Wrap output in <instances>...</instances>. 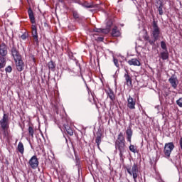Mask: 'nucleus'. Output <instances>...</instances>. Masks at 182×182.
<instances>
[{
    "label": "nucleus",
    "instance_id": "obj_1",
    "mask_svg": "<svg viewBox=\"0 0 182 182\" xmlns=\"http://www.w3.org/2000/svg\"><path fill=\"white\" fill-rule=\"evenodd\" d=\"M126 140L124 139V136H123V133H119L118 135L117 140L115 141V149L118 150L119 154V159L121 161H124V156L123 154L126 153Z\"/></svg>",
    "mask_w": 182,
    "mask_h": 182
},
{
    "label": "nucleus",
    "instance_id": "obj_2",
    "mask_svg": "<svg viewBox=\"0 0 182 182\" xmlns=\"http://www.w3.org/2000/svg\"><path fill=\"white\" fill-rule=\"evenodd\" d=\"M127 171L129 173L130 176H133L134 181L137 182V178L139 177V166H137V164L134 163L132 165V168H127Z\"/></svg>",
    "mask_w": 182,
    "mask_h": 182
},
{
    "label": "nucleus",
    "instance_id": "obj_3",
    "mask_svg": "<svg viewBox=\"0 0 182 182\" xmlns=\"http://www.w3.org/2000/svg\"><path fill=\"white\" fill-rule=\"evenodd\" d=\"M173 150H174V144L173 142L166 144L164 149V157L166 159H170Z\"/></svg>",
    "mask_w": 182,
    "mask_h": 182
},
{
    "label": "nucleus",
    "instance_id": "obj_4",
    "mask_svg": "<svg viewBox=\"0 0 182 182\" xmlns=\"http://www.w3.org/2000/svg\"><path fill=\"white\" fill-rule=\"evenodd\" d=\"M160 28L157 24V21H153L152 22V36L155 38V39H159L160 38Z\"/></svg>",
    "mask_w": 182,
    "mask_h": 182
},
{
    "label": "nucleus",
    "instance_id": "obj_5",
    "mask_svg": "<svg viewBox=\"0 0 182 182\" xmlns=\"http://www.w3.org/2000/svg\"><path fill=\"white\" fill-rule=\"evenodd\" d=\"M28 164L33 170H36V168H38V166H39V161L38 160V157L36 156H33L29 161Z\"/></svg>",
    "mask_w": 182,
    "mask_h": 182
},
{
    "label": "nucleus",
    "instance_id": "obj_6",
    "mask_svg": "<svg viewBox=\"0 0 182 182\" xmlns=\"http://www.w3.org/2000/svg\"><path fill=\"white\" fill-rule=\"evenodd\" d=\"M0 126L1 129H9V122L6 114H4L2 119L0 120Z\"/></svg>",
    "mask_w": 182,
    "mask_h": 182
},
{
    "label": "nucleus",
    "instance_id": "obj_7",
    "mask_svg": "<svg viewBox=\"0 0 182 182\" xmlns=\"http://www.w3.org/2000/svg\"><path fill=\"white\" fill-rule=\"evenodd\" d=\"M112 25H113V21H112V20H109L107 22L106 28H96L95 31V32H102V33L107 34L109 32H110V28H112Z\"/></svg>",
    "mask_w": 182,
    "mask_h": 182
},
{
    "label": "nucleus",
    "instance_id": "obj_8",
    "mask_svg": "<svg viewBox=\"0 0 182 182\" xmlns=\"http://www.w3.org/2000/svg\"><path fill=\"white\" fill-rule=\"evenodd\" d=\"M32 29V36L33 38L34 42H36V45H39V38L38 36V30L36 28V26L32 25L31 26Z\"/></svg>",
    "mask_w": 182,
    "mask_h": 182
},
{
    "label": "nucleus",
    "instance_id": "obj_9",
    "mask_svg": "<svg viewBox=\"0 0 182 182\" xmlns=\"http://www.w3.org/2000/svg\"><path fill=\"white\" fill-rule=\"evenodd\" d=\"M168 82L173 89H177V86L178 85V79H177V77H176V75H171V77L168 79Z\"/></svg>",
    "mask_w": 182,
    "mask_h": 182
},
{
    "label": "nucleus",
    "instance_id": "obj_10",
    "mask_svg": "<svg viewBox=\"0 0 182 182\" xmlns=\"http://www.w3.org/2000/svg\"><path fill=\"white\" fill-rule=\"evenodd\" d=\"M124 79H125V83L129 87H132L133 86L132 77L129 75V70H125L124 73Z\"/></svg>",
    "mask_w": 182,
    "mask_h": 182
},
{
    "label": "nucleus",
    "instance_id": "obj_11",
    "mask_svg": "<svg viewBox=\"0 0 182 182\" xmlns=\"http://www.w3.org/2000/svg\"><path fill=\"white\" fill-rule=\"evenodd\" d=\"M11 55L14 58V60H19V59L22 58L21 54L19 53V51H18V50L15 47H12L11 48Z\"/></svg>",
    "mask_w": 182,
    "mask_h": 182
},
{
    "label": "nucleus",
    "instance_id": "obj_12",
    "mask_svg": "<svg viewBox=\"0 0 182 182\" xmlns=\"http://www.w3.org/2000/svg\"><path fill=\"white\" fill-rule=\"evenodd\" d=\"M16 67L18 72H22L23 70V68L25 67V64H23V61H22V58L18 60H15Z\"/></svg>",
    "mask_w": 182,
    "mask_h": 182
},
{
    "label": "nucleus",
    "instance_id": "obj_13",
    "mask_svg": "<svg viewBox=\"0 0 182 182\" xmlns=\"http://www.w3.org/2000/svg\"><path fill=\"white\" fill-rule=\"evenodd\" d=\"M8 55V46L4 43L0 44V56H6Z\"/></svg>",
    "mask_w": 182,
    "mask_h": 182
},
{
    "label": "nucleus",
    "instance_id": "obj_14",
    "mask_svg": "<svg viewBox=\"0 0 182 182\" xmlns=\"http://www.w3.org/2000/svg\"><path fill=\"white\" fill-rule=\"evenodd\" d=\"M127 107H129V109L131 110L136 109V102L133 100V97H132L130 95L127 99Z\"/></svg>",
    "mask_w": 182,
    "mask_h": 182
},
{
    "label": "nucleus",
    "instance_id": "obj_15",
    "mask_svg": "<svg viewBox=\"0 0 182 182\" xmlns=\"http://www.w3.org/2000/svg\"><path fill=\"white\" fill-rule=\"evenodd\" d=\"M170 161L174 163L176 167H180L181 166V158L180 154H178L173 159H171Z\"/></svg>",
    "mask_w": 182,
    "mask_h": 182
},
{
    "label": "nucleus",
    "instance_id": "obj_16",
    "mask_svg": "<svg viewBox=\"0 0 182 182\" xmlns=\"http://www.w3.org/2000/svg\"><path fill=\"white\" fill-rule=\"evenodd\" d=\"M128 64L130 66H140L141 65L140 60H139L137 58H132L131 60H128Z\"/></svg>",
    "mask_w": 182,
    "mask_h": 182
},
{
    "label": "nucleus",
    "instance_id": "obj_17",
    "mask_svg": "<svg viewBox=\"0 0 182 182\" xmlns=\"http://www.w3.org/2000/svg\"><path fill=\"white\" fill-rule=\"evenodd\" d=\"M126 134L127 141H129V143H132V136H133V130H132V128L130 127L127 128L126 131Z\"/></svg>",
    "mask_w": 182,
    "mask_h": 182
},
{
    "label": "nucleus",
    "instance_id": "obj_18",
    "mask_svg": "<svg viewBox=\"0 0 182 182\" xmlns=\"http://www.w3.org/2000/svg\"><path fill=\"white\" fill-rule=\"evenodd\" d=\"M82 6H84V8H98L99 4H95L93 3H88V2H84L81 4Z\"/></svg>",
    "mask_w": 182,
    "mask_h": 182
},
{
    "label": "nucleus",
    "instance_id": "obj_19",
    "mask_svg": "<svg viewBox=\"0 0 182 182\" xmlns=\"http://www.w3.org/2000/svg\"><path fill=\"white\" fill-rule=\"evenodd\" d=\"M48 68L49 70H50L51 72H55V70L56 69V63H55V62L50 60V62L48 63Z\"/></svg>",
    "mask_w": 182,
    "mask_h": 182
},
{
    "label": "nucleus",
    "instance_id": "obj_20",
    "mask_svg": "<svg viewBox=\"0 0 182 182\" xmlns=\"http://www.w3.org/2000/svg\"><path fill=\"white\" fill-rule=\"evenodd\" d=\"M107 95L112 102H114L116 97L114 96V92L113 90H112V89H109V90L107 92Z\"/></svg>",
    "mask_w": 182,
    "mask_h": 182
},
{
    "label": "nucleus",
    "instance_id": "obj_21",
    "mask_svg": "<svg viewBox=\"0 0 182 182\" xmlns=\"http://www.w3.org/2000/svg\"><path fill=\"white\" fill-rule=\"evenodd\" d=\"M28 14L31 23H35V16L33 15V11H32V9H28Z\"/></svg>",
    "mask_w": 182,
    "mask_h": 182
},
{
    "label": "nucleus",
    "instance_id": "obj_22",
    "mask_svg": "<svg viewBox=\"0 0 182 182\" xmlns=\"http://www.w3.org/2000/svg\"><path fill=\"white\" fill-rule=\"evenodd\" d=\"M160 58L162 60H167L168 59V50L161 52Z\"/></svg>",
    "mask_w": 182,
    "mask_h": 182
},
{
    "label": "nucleus",
    "instance_id": "obj_23",
    "mask_svg": "<svg viewBox=\"0 0 182 182\" xmlns=\"http://www.w3.org/2000/svg\"><path fill=\"white\" fill-rule=\"evenodd\" d=\"M63 127L65 130H66L68 134H69L70 136H73V130L72 129V128H70L69 125L64 124Z\"/></svg>",
    "mask_w": 182,
    "mask_h": 182
},
{
    "label": "nucleus",
    "instance_id": "obj_24",
    "mask_svg": "<svg viewBox=\"0 0 182 182\" xmlns=\"http://www.w3.org/2000/svg\"><path fill=\"white\" fill-rule=\"evenodd\" d=\"M112 36H120V31L119 30H117V26H114L112 28Z\"/></svg>",
    "mask_w": 182,
    "mask_h": 182
},
{
    "label": "nucleus",
    "instance_id": "obj_25",
    "mask_svg": "<svg viewBox=\"0 0 182 182\" xmlns=\"http://www.w3.org/2000/svg\"><path fill=\"white\" fill-rule=\"evenodd\" d=\"M18 151L21 154H23L25 151V148L23 147V144L22 142H19L17 146Z\"/></svg>",
    "mask_w": 182,
    "mask_h": 182
},
{
    "label": "nucleus",
    "instance_id": "obj_26",
    "mask_svg": "<svg viewBox=\"0 0 182 182\" xmlns=\"http://www.w3.org/2000/svg\"><path fill=\"white\" fill-rule=\"evenodd\" d=\"M95 143L97 144L98 149H100V143H102V134H99L97 136V138L95 139Z\"/></svg>",
    "mask_w": 182,
    "mask_h": 182
},
{
    "label": "nucleus",
    "instance_id": "obj_27",
    "mask_svg": "<svg viewBox=\"0 0 182 182\" xmlns=\"http://www.w3.org/2000/svg\"><path fill=\"white\" fill-rule=\"evenodd\" d=\"M159 38H154L152 39H149V38H146V41H148L149 43L152 46H154L156 45V42H157V40Z\"/></svg>",
    "mask_w": 182,
    "mask_h": 182
},
{
    "label": "nucleus",
    "instance_id": "obj_28",
    "mask_svg": "<svg viewBox=\"0 0 182 182\" xmlns=\"http://www.w3.org/2000/svg\"><path fill=\"white\" fill-rule=\"evenodd\" d=\"M35 133V131L33 130V128L32 127H28V134L33 139V134Z\"/></svg>",
    "mask_w": 182,
    "mask_h": 182
},
{
    "label": "nucleus",
    "instance_id": "obj_29",
    "mask_svg": "<svg viewBox=\"0 0 182 182\" xmlns=\"http://www.w3.org/2000/svg\"><path fill=\"white\" fill-rule=\"evenodd\" d=\"M0 62L4 65L6 66V58L5 56L1 55L0 56Z\"/></svg>",
    "mask_w": 182,
    "mask_h": 182
},
{
    "label": "nucleus",
    "instance_id": "obj_30",
    "mask_svg": "<svg viewBox=\"0 0 182 182\" xmlns=\"http://www.w3.org/2000/svg\"><path fill=\"white\" fill-rule=\"evenodd\" d=\"M159 15H163V3H160V6L158 7Z\"/></svg>",
    "mask_w": 182,
    "mask_h": 182
},
{
    "label": "nucleus",
    "instance_id": "obj_31",
    "mask_svg": "<svg viewBox=\"0 0 182 182\" xmlns=\"http://www.w3.org/2000/svg\"><path fill=\"white\" fill-rule=\"evenodd\" d=\"M161 48L164 51L167 50V45H166V42H164V41L161 42Z\"/></svg>",
    "mask_w": 182,
    "mask_h": 182
},
{
    "label": "nucleus",
    "instance_id": "obj_32",
    "mask_svg": "<svg viewBox=\"0 0 182 182\" xmlns=\"http://www.w3.org/2000/svg\"><path fill=\"white\" fill-rule=\"evenodd\" d=\"M2 130L4 137H8V136L9 135V134L8 133V128L2 129Z\"/></svg>",
    "mask_w": 182,
    "mask_h": 182
},
{
    "label": "nucleus",
    "instance_id": "obj_33",
    "mask_svg": "<svg viewBox=\"0 0 182 182\" xmlns=\"http://www.w3.org/2000/svg\"><path fill=\"white\" fill-rule=\"evenodd\" d=\"M5 72L6 73H11V72H12V67L11 65L7 66L5 68Z\"/></svg>",
    "mask_w": 182,
    "mask_h": 182
},
{
    "label": "nucleus",
    "instance_id": "obj_34",
    "mask_svg": "<svg viewBox=\"0 0 182 182\" xmlns=\"http://www.w3.org/2000/svg\"><path fill=\"white\" fill-rule=\"evenodd\" d=\"M176 105H178L179 107H182V97L176 100Z\"/></svg>",
    "mask_w": 182,
    "mask_h": 182
},
{
    "label": "nucleus",
    "instance_id": "obj_35",
    "mask_svg": "<svg viewBox=\"0 0 182 182\" xmlns=\"http://www.w3.org/2000/svg\"><path fill=\"white\" fill-rule=\"evenodd\" d=\"M28 38V33H24L21 36V38L22 41H26V38Z\"/></svg>",
    "mask_w": 182,
    "mask_h": 182
},
{
    "label": "nucleus",
    "instance_id": "obj_36",
    "mask_svg": "<svg viewBox=\"0 0 182 182\" xmlns=\"http://www.w3.org/2000/svg\"><path fill=\"white\" fill-rule=\"evenodd\" d=\"M113 62H114V64L115 65L116 68H119V60H117V58H115L114 57Z\"/></svg>",
    "mask_w": 182,
    "mask_h": 182
},
{
    "label": "nucleus",
    "instance_id": "obj_37",
    "mask_svg": "<svg viewBox=\"0 0 182 182\" xmlns=\"http://www.w3.org/2000/svg\"><path fill=\"white\" fill-rule=\"evenodd\" d=\"M129 150L132 153H136V149H134V145H130L129 146Z\"/></svg>",
    "mask_w": 182,
    "mask_h": 182
},
{
    "label": "nucleus",
    "instance_id": "obj_38",
    "mask_svg": "<svg viewBox=\"0 0 182 182\" xmlns=\"http://www.w3.org/2000/svg\"><path fill=\"white\" fill-rule=\"evenodd\" d=\"M73 18H75V19H78L79 14H77L76 11H73Z\"/></svg>",
    "mask_w": 182,
    "mask_h": 182
},
{
    "label": "nucleus",
    "instance_id": "obj_39",
    "mask_svg": "<svg viewBox=\"0 0 182 182\" xmlns=\"http://www.w3.org/2000/svg\"><path fill=\"white\" fill-rule=\"evenodd\" d=\"M73 2H75V4H78L79 5H82V4H80V0H73Z\"/></svg>",
    "mask_w": 182,
    "mask_h": 182
},
{
    "label": "nucleus",
    "instance_id": "obj_40",
    "mask_svg": "<svg viewBox=\"0 0 182 182\" xmlns=\"http://www.w3.org/2000/svg\"><path fill=\"white\" fill-rule=\"evenodd\" d=\"M103 38L102 37H98L97 38V41H99V42H103Z\"/></svg>",
    "mask_w": 182,
    "mask_h": 182
},
{
    "label": "nucleus",
    "instance_id": "obj_41",
    "mask_svg": "<svg viewBox=\"0 0 182 182\" xmlns=\"http://www.w3.org/2000/svg\"><path fill=\"white\" fill-rule=\"evenodd\" d=\"M5 66L0 62V69H4Z\"/></svg>",
    "mask_w": 182,
    "mask_h": 182
},
{
    "label": "nucleus",
    "instance_id": "obj_42",
    "mask_svg": "<svg viewBox=\"0 0 182 182\" xmlns=\"http://www.w3.org/2000/svg\"><path fill=\"white\" fill-rule=\"evenodd\" d=\"M59 2H60L61 4H64L65 3V0H58Z\"/></svg>",
    "mask_w": 182,
    "mask_h": 182
},
{
    "label": "nucleus",
    "instance_id": "obj_43",
    "mask_svg": "<svg viewBox=\"0 0 182 182\" xmlns=\"http://www.w3.org/2000/svg\"><path fill=\"white\" fill-rule=\"evenodd\" d=\"M164 96H165V97L168 96V93L166 92V93L164 95Z\"/></svg>",
    "mask_w": 182,
    "mask_h": 182
}]
</instances>
